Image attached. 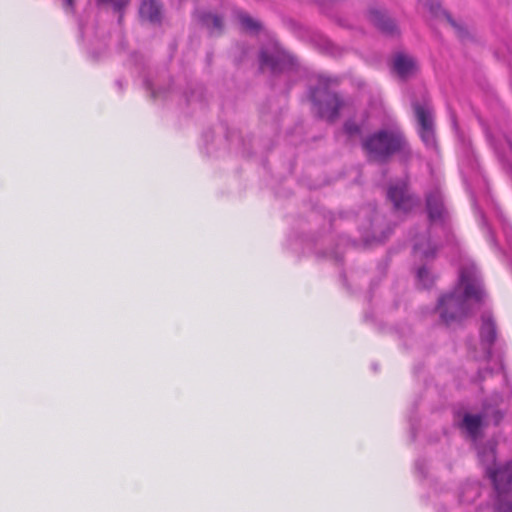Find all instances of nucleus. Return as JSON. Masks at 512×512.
Returning a JSON list of instances; mask_svg holds the SVG:
<instances>
[{
	"mask_svg": "<svg viewBox=\"0 0 512 512\" xmlns=\"http://www.w3.org/2000/svg\"><path fill=\"white\" fill-rule=\"evenodd\" d=\"M486 298L482 277L474 265L462 266L452 291L439 297L436 310L446 326L460 323L481 306Z\"/></svg>",
	"mask_w": 512,
	"mask_h": 512,
	"instance_id": "nucleus-1",
	"label": "nucleus"
},
{
	"mask_svg": "<svg viewBox=\"0 0 512 512\" xmlns=\"http://www.w3.org/2000/svg\"><path fill=\"white\" fill-rule=\"evenodd\" d=\"M361 148L370 163L386 164L395 155L410 153V146L399 128H381L361 139Z\"/></svg>",
	"mask_w": 512,
	"mask_h": 512,
	"instance_id": "nucleus-2",
	"label": "nucleus"
},
{
	"mask_svg": "<svg viewBox=\"0 0 512 512\" xmlns=\"http://www.w3.org/2000/svg\"><path fill=\"white\" fill-rule=\"evenodd\" d=\"M261 70H268L272 77L284 75L289 81L287 90L290 88V75L297 71L296 59L285 51L278 42L270 41L264 44L258 55Z\"/></svg>",
	"mask_w": 512,
	"mask_h": 512,
	"instance_id": "nucleus-3",
	"label": "nucleus"
},
{
	"mask_svg": "<svg viewBox=\"0 0 512 512\" xmlns=\"http://www.w3.org/2000/svg\"><path fill=\"white\" fill-rule=\"evenodd\" d=\"M309 98L317 116L329 123H334L340 116V111L346 101L335 91L329 89L326 82L320 81L317 86L311 87Z\"/></svg>",
	"mask_w": 512,
	"mask_h": 512,
	"instance_id": "nucleus-4",
	"label": "nucleus"
},
{
	"mask_svg": "<svg viewBox=\"0 0 512 512\" xmlns=\"http://www.w3.org/2000/svg\"><path fill=\"white\" fill-rule=\"evenodd\" d=\"M412 110L417 123V131L424 145L429 149L437 146L435 133L434 108L426 92L411 100Z\"/></svg>",
	"mask_w": 512,
	"mask_h": 512,
	"instance_id": "nucleus-5",
	"label": "nucleus"
},
{
	"mask_svg": "<svg viewBox=\"0 0 512 512\" xmlns=\"http://www.w3.org/2000/svg\"><path fill=\"white\" fill-rule=\"evenodd\" d=\"M486 134L499 160L512 170L510 164V157H512V128L489 129Z\"/></svg>",
	"mask_w": 512,
	"mask_h": 512,
	"instance_id": "nucleus-6",
	"label": "nucleus"
},
{
	"mask_svg": "<svg viewBox=\"0 0 512 512\" xmlns=\"http://www.w3.org/2000/svg\"><path fill=\"white\" fill-rule=\"evenodd\" d=\"M425 208L430 223H446L449 212L439 188L434 187L425 193Z\"/></svg>",
	"mask_w": 512,
	"mask_h": 512,
	"instance_id": "nucleus-7",
	"label": "nucleus"
},
{
	"mask_svg": "<svg viewBox=\"0 0 512 512\" xmlns=\"http://www.w3.org/2000/svg\"><path fill=\"white\" fill-rule=\"evenodd\" d=\"M486 474L491 479L497 495L509 494L512 486V460L504 464L486 467Z\"/></svg>",
	"mask_w": 512,
	"mask_h": 512,
	"instance_id": "nucleus-8",
	"label": "nucleus"
},
{
	"mask_svg": "<svg viewBox=\"0 0 512 512\" xmlns=\"http://www.w3.org/2000/svg\"><path fill=\"white\" fill-rule=\"evenodd\" d=\"M387 198L392 202L395 210L405 213L412 210L418 202V198L410 194L408 184L405 181L391 184L387 191Z\"/></svg>",
	"mask_w": 512,
	"mask_h": 512,
	"instance_id": "nucleus-9",
	"label": "nucleus"
},
{
	"mask_svg": "<svg viewBox=\"0 0 512 512\" xmlns=\"http://www.w3.org/2000/svg\"><path fill=\"white\" fill-rule=\"evenodd\" d=\"M367 16L369 21L384 35L395 37L400 34L396 21L388 14L386 9L371 6L368 9Z\"/></svg>",
	"mask_w": 512,
	"mask_h": 512,
	"instance_id": "nucleus-10",
	"label": "nucleus"
},
{
	"mask_svg": "<svg viewBox=\"0 0 512 512\" xmlns=\"http://www.w3.org/2000/svg\"><path fill=\"white\" fill-rule=\"evenodd\" d=\"M332 242L333 237L331 235L317 239L315 242V253L317 257L327 258L340 263L343 260L342 246L346 244L348 240L341 237L333 247L331 246Z\"/></svg>",
	"mask_w": 512,
	"mask_h": 512,
	"instance_id": "nucleus-11",
	"label": "nucleus"
},
{
	"mask_svg": "<svg viewBox=\"0 0 512 512\" xmlns=\"http://www.w3.org/2000/svg\"><path fill=\"white\" fill-rule=\"evenodd\" d=\"M196 21L212 36H219L223 33L225 23L224 17L204 9H197L194 12Z\"/></svg>",
	"mask_w": 512,
	"mask_h": 512,
	"instance_id": "nucleus-12",
	"label": "nucleus"
},
{
	"mask_svg": "<svg viewBox=\"0 0 512 512\" xmlns=\"http://www.w3.org/2000/svg\"><path fill=\"white\" fill-rule=\"evenodd\" d=\"M480 339L482 345L486 346L487 356H491V349L496 341V324L490 312H484L481 316Z\"/></svg>",
	"mask_w": 512,
	"mask_h": 512,
	"instance_id": "nucleus-13",
	"label": "nucleus"
},
{
	"mask_svg": "<svg viewBox=\"0 0 512 512\" xmlns=\"http://www.w3.org/2000/svg\"><path fill=\"white\" fill-rule=\"evenodd\" d=\"M392 70L401 80H407L417 71L415 59L404 53H396L393 57Z\"/></svg>",
	"mask_w": 512,
	"mask_h": 512,
	"instance_id": "nucleus-14",
	"label": "nucleus"
},
{
	"mask_svg": "<svg viewBox=\"0 0 512 512\" xmlns=\"http://www.w3.org/2000/svg\"><path fill=\"white\" fill-rule=\"evenodd\" d=\"M233 17L238 21L241 29L250 34H259L263 30L262 23L250 16L242 9L235 8L232 11Z\"/></svg>",
	"mask_w": 512,
	"mask_h": 512,
	"instance_id": "nucleus-15",
	"label": "nucleus"
},
{
	"mask_svg": "<svg viewBox=\"0 0 512 512\" xmlns=\"http://www.w3.org/2000/svg\"><path fill=\"white\" fill-rule=\"evenodd\" d=\"M139 14L142 19L151 23H160L162 19V4L159 0H143Z\"/></svg>",
	"mask_w": 512,
	"mask_h": 512,
	"instance_id": "nucleus-16",
	"label": "nucleus"
},
{
	"mask_svg": "<svg viewBox=\"0 0 512 512\" xmlns=\"http://www.w3.org/2000/svg\"><path fill=\"white\" fill-rule=\"evenodd\" d=\"M461 427L466 430L472 439H477L482 427V416L466 413L462 419Z\"/></svg>",
	"mask_w": 512,
	"mask_h": 512,
	"instance_id": "nucleus-17",
	"label": "nucleus"
},
{
	"mask_svg": "<svg viewBox=\"0 0 512 512\" xmlns=\"http://www.w3.org/2000/svg\"><path fill=\"white\" fill-rule=\"evenodd\" d=\"M365 211L367 213H372L374 215L373 219L370 223V231H371L373 238L377 241H384L391 234V229L388 228L387 231L381 232V234L379 235L378 233L380 231L378 228V222L380 220V215H378V213L371 207H368L367 209H365Z\"/></svg>",
	"mask_w": 512,
	"mask_h": 512,
	"instance_id": "nucleus-18",
	"label": "nucleus"
},
{
	"mask_svg": "<svg viewBox=\"0 0 512 512\" xmlns=\"http://www.w3.org/2000/svg\"><path fill=\"white\" fill-rule=\"evenodd\" d=\"M363 125L357 123L355 119L349 118L343 123V132L349 138L353 139L355 137L362 136Z\"/></svg>",
	"mask_w": 512,
	"mask_h": 512,
	"instance_id": "nucleus-19",
	"label": "nucleus"
},
{
	"mask_svg": "<svg viewBox=\"0 0 512 512\" xmlns=\"http://www.w3.org/2000/svg\"><path fill=\"white\" fill-rule=\"evenodd\" d=\"M413 249L425 259L434 258L437 252L436 246L432 245L430 241H427L426 247L423 243L415 242Z\"/></svg>",
	"mask_w": 512,
	"mask_h": 512,
	"instance_id": "nucleus-20",
	"label": "nucleus"
},
{
	"mask_svg": "<svg viewBox=\"0 0 512 512\" xmlns=\"http://www.w3.org/2000/svg\"><path fill=\"white\" fill-rule=\"evenodd\" d=\"M130 0H96L97 5L110 4L113 10L119 13L118 21L121 22L123 18V11L129 4Z\"/></svg>",
	"mask_w": 512,
	"mask_h": 512,
	"instance_id": "nucleus-21",
	"label": "nucleus"
},
{
	"mask_svg": "<svg viewBox=\"0 0 512 512\" xmlns=\"http://www.w3.org/2000/svg\"><path fill=\"white\" fill-rule=\"evenodd\" d=\"M495 509L497 512H512V501L509 500V494L497 495Z\"/></svg>",
	"mask_w": 512,
	"mask_h": 512,
	"instance_id": "nucleus-22",
	"label": "nucleus"
},
{
	"mask_svg": "<svg viewBox=\"0 0 512 512\" xmlns=\"http://www.w3.org/2000/svg\"><path fill=\"white\" fill-rule=\"evenodd\" d=\"M417 278L424 288L431 287L434 282L433 276L425 267H421L418 269Z\"/></svg>",
	"mask_w": 512,
	"mask_h": 512,
	"instance_id": "nucleus-23",
	"label": "nucleus"
},
{
	"mask_svg": "<svg viewBox=\"0 0 512 512\" xmlns=\"http://www.w3.org/2000/svg\"><path fill=\"white\" fill-rule=\"evenodd\" d=\"M448 22L450 23V25L457 31L459 37H464L467 35V31L466 29L464 28L463 25L457 23L449 13L447 12H444Z\"/></svg>",
	"mask_w": 512,
	"mask_h": 512,
	"instance_id": "nucleus-24",
	"label": "nucleus"
},
{
	"mask_svg": "<svg viewBox=\"0 0 512 512\" xmlns=\"http://www.w3.org/2000/svg\"><path fill=\"white\" fill-rule=\"evenodd\" d=\"M62 1H63V7L67 12L74 11L75 0H62Z\"/></svg>",
	"mask_w": 512,
	"mask_h": 512,
	"instance_id": "nucleus-25",
	"label": "nucleus"
},
{
	"mask_svg": "<svg viewBox=\"0 0 512 512\" xmlns=\"http://www.w3.org/2000/svg\"><path fill=\"white\" fill-rule=\"evenodd\" d=\"M482 221H483V224H484V225L486 226V228H487V232H488V235H489V238H490L491 242H493L494 244H496V240H495L494 234H493V232L491 231L490 227H488V226H487L486 221H485V219H484V218L482 219Z\"/></svg>",
	"mask_w": 512,
	"mask_h": 512,
	"instance_id": "nucleus-26",
	"label": "nucleus"
},
{
	"mask_svg": "<svg viewBox=\"0 0 512 512\" xmlns=\"http://www.w3.org/2000/svg\"><path fill=\"white\" fill-rule=\"evenodd\" d=\"M470 489L473 491V499L479 496V488L478 486H471Z\"/></svg>",
	"mask_w": 512,
	"mask_h": 512,
	"instance_id": "nucleus-27",
	"label": "nucleus"
},
{
	"mask_svg": "<svg viewBox=\"0 0 512 512\" xmlns=\"http://www.w3.org/2000/svg\"><path fill=\"white\" fill-rule=\"evenodd\" d=\"M489 457L492 459L493 462H495V455L493 450H490Z\"/></svg>",
	"mask_w": 512,
	"mask_h": 512,
	"instance_id": "nucleus-28",
	"label": "nucleus"
},
{
	"mask_svg": "<svg viewBox=\"0 0 512 512\" xmlns=\"http://www.w3.org/2000/svg\"><path fill=\"white\" fill-rule=\"evenodd\" d=\"M325 43L327 48L332 46V43L329 40H325Z\"/></svg>",
	"mask_w": 512,
	"mask_h": 512,
	"instance_id": "nucleus-29",
	"label": "nucleus"
},
{
	"mask_svg": "<svg viewBox=\"0 0 512 512\" xmlns=\"http://www.w3.org/2000/svg\"><path fill=\"white\" fill-rule=\"evenodd\" d=\"M187 101H188L189 103H190V102H192V101H193V95L189 96V97L187 98Z\"/></svg>",
	"mask_w": 512,
	"mask_h": 512,
	"instance_id": "nucleus-30",
	"label": "nucleus"
},
{
	"mask_svg": "<svg viewBox=\"0 0 512 512\" xmlns=\"http://www.w3.org/2000/svg\"><path fill=\"white\" fill-rule=\"evenodd\" d=\"M339 217L342 219V218H345L346 217V214L345 213H339Z\"/></svg>",
	"mask_w": 512,
	"mask_h": 512,
	"instance_id": "nucleus-31",
	"label": "nucleus"
},
{
	"mask_svg": "<svg viewBox=\"0 0 512 512\" xmlns=\"http://www.w3.org/2000/svg\"><path fill=\"white\" fill-rule=\"evenodd\" d=\"M117 85H118L120 88H122V83H121V81H120V80H118V81H117Z\"/></svg>",
	"mask_w": 512,
	"mask_h": 512,
	"instance_id": "nucleus-32",
	"label": "nucleus"
}]
</instances>
